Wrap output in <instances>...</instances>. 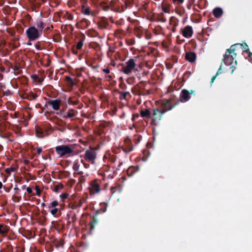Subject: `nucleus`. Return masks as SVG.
I'll return each instance as SVG.
<instances>
[{
	"mask_svg": "<svg viewBox=\"0 0 252 252\" xmlns=\"http://www.w3.org/2000/svg\"><path fill=\"white\" fill-rule=\"evenodd\" d=\"M123 71H124V73H126V68H124L123 69Z\"/></svg>",
	"mask_w": 252,
	"mask_h": 252,
	"instance_id": "41",
	"label": "nucleus"
},
{
	"mask_svg": "<svg viewBox=\"0 0 252 252\" xmlns=\"http://www.w3.org/2000/svg\"><path fill=\"white\" fill-rule=\"evenodd\" d=\"M235 44H238V47L239 46L241 47L243 49V51L247 53H248L249 51V49L248 45L246 43H236Z\"/></svg>",
	"mask_w": 252,
	"mask_h": 252,
	"instance_id": "19",
	"label": "nucleus"
},
{
	"mask_svg": "<svg viewBox=\"0 0 252 252\" xmlns=\"http://www.w3.org/2000/svg\"><path fill=\"white\" fill-rule=\"evenodd\" d=\"M8 227L4 224H0V235H4L8 231Z\"/></svg>",
	"mask_w": 252,
	"mask_h": 252,
	"instance_id": "18",
	"label": "nucleus"
},
{
	"mask_svg": "<svg viewBox=\"0 0 252 252\" xmlns=\"http://www.w3.org/2000/svg\"><path fill=\"white\" fill-rule=\"evenodd\" d=\"M222 73V64L220 65L218 70L217 72L216 75L218 76V75L221 74Z\"/></svg>",
	"mask_w": 252,
	"mask_h": 252,
	"instance_id": "24",
	"label": "nucleus"
},
{
	"mask_svg": "<svg viewBox=\"0 0 252 252\" xmlns=\"http://www.w3.org/2000/svg\"><path fill=\"white\" fill-rule=\"evenodd\" d=\"M180 98L181 101L186 102L190 98L189 91L186 89H183L182 90L180 96Z\"/></svg>",
	"mask_w": 252,
	"mask_h": 252,
	"instance_id": "11",
	"label": "nucleus"
},
{
	"mask_svg": "<svg viewBox=\"0 0 252 252\" xmlns=\"http://www.w3.org/2000/svg\"><path fill=\"white\" fill-rule=\"evenodd\" d=\"M49 104L51 105L53 108L55 110H58L60 108V101L59 100H54L50 102Z\"/></svg>",
	"mask_w": 252,
	"mask_h": 252,
	"instance_id": "16",
	"label": "nucleus"
},
{
	"mask_svg": "<svg viewBox=\"0 0 252 252\" xmlns=\"http://www.w3.org/2000/svg\"><path fill=\"white\" fill-rule=\"evenodd\" d=\"M126 140H127V153L129 152H131L133 150V147H130V148H129V147L130 146V145L131 144V142L130 139H129L127 137Z\"/></svg>",
	"mask_w": 252,
	"mask_h": 252,
	"instance_id": "22",
	"label": "nucleus"
},
{
	"mask_svg": "<svg viewBox=\"0 0 252 252\" xmlns=\"http://www.w3.org/2000/svg\"><path fill=\"white\" fill-rule=\"evenodd\" d=\"M137 171V169L135 167L130 166L127 169V176L131 177Z\"/></svg>",
	"mask_w": 252,
	"mask_h": 252,
	"instance_id": "17",
	"label": "nucleus"
},
{
	"mask_svg": "<svg viewBox=\"0 0 252 252\" xmlns=\"http://www.w3.org/2000/svg\"><path fill=\"white\" fill-rule=\"evenodd\" d=\"M58 204V203L57 201H54L53 202H52L51 205L52 207H55L56 206H57Z\"/></svg>",
	"mask_w": 252,
	"mask_h": 252,
	"instance_id": "27",
	"label": "nucleus"
},
{
	"mask_svg": "<svg viewBox=\"0 0 252 252\" xmlns=\"http://www.w3.org/2000/svg\"><path fill=\"white\" fill-rule=\"evenodd\" d=\"M162 10L165 12V13H169L170 9V5L168 4H165L164 3H163L162 5Z\"/></svg>",
	"mask_w": 252,
	"mask_h": 252,
	"instance_id": "21",
	"label": "nucleus"
},
{
	"mask_svg": "<svg viewBox=\"0 0 252 252\" xmlns=\"http://www.w3.org/2000/svg\"><path fill=\"white\" fill-rule=\"evenodd\" d=\"M177 104H178V103H175L174 104V105L173 106L171 104V99L164 100V101H163V102L161 104V106L162 107V108L161 109L163 111H166V112L167 111L171 110Z\"/></svg>",
	"mask_w": 252,
	"mask_h": 252,
	"instance_id": "7",
	"label": "nucleus"
},
{
	"mask_svg": "<svg viewBox=\"0 0 252 252\" xmlns=\"http://www.w3.org/2000/svg\"><path fill=\"white\" fill-rule=\"evenodd\" d=\"M85 158L87 161L93 163L94 162V160L95 158V152L92 150H87L85 153Z\"/></svg>",
	"mask_w": 252,
	"mask_h": 252,
	"instance_id": "8",
	"label": "nucleus"
},
{
	"mask_svg": "<svg viewBox=\"0 0 252 252\" xmlns=\"http://www.w3.org/2000/svg\"><path fill=\"white\" fill-rule=\"evenodd\" d=\"M141 116L143 118H151V113L149 109L141 110L140 111Z\"/></svg>",
	"mask_w": 252,
	"mask_h": 252,
	"instance_id": "15",
	"label": "nucleus"
},
{
	"mask_svg": "<svg viewBox=\"0 0 252 252\" xmlns=\"http://www.w3.org/2000/svg\"><path fill=\"white\" fill-rule=\"evenodd\" d=\"M213 13L216 18H219L222 16L223 14V10L220 7H216L213 9Z\"/></svg>",
	"mask_w": 252,
	"mask_h": 252,
	"instance_id": "14",
	"label": "nucleus"
},
{
	"mask_svg": "<svg viewBox=\"0 0 252 252\" xmlns=\"http://www.w3.org/2000/svg\"><path fill=\"white\" fill-rule=\"evenodd\" d=\"M2 186V184L1 182H0V189L1 188Z\"/></svg>",
	"mask_w": 252,
	"mask_h": 252,
	"instance_id": "42",
	"label": "nucleus"
},
{
	"mask_svg": "<svg viewBox=\"0 0 252 252\" xmlns=\"http://www.w3.org/2000/svg\"><path fill=\"white\" fill-rule=\"evenodd\" d=\"M126 95V93H124V98L125 97Z\"/></svg>",
	"mask_w": 252,
	"mask_h": 252,
	"instance_id": "46",
	"label": "nucleus"
},
{
	"mask_svg": "<svg viewBox=\"0 0 252 252\" xmlns=\"http://www.w3.org/2000/svg\"><path fill=\"white\" fill-rule=\"evenodd\" d=\"M62 186L61 185H58L56 187L55 190L57 191L59 189H61Z\"/></svg>",
	"mask_w": 252,
	"mask_h": 252,
	"instance_id": "36",
	"label": "nucleus"
},
{
	"mask_svg": "<svg viewBox=\"0 0 252 252\" xmlns=\"http://www.w3.org/2000/svg\"><path fill=\"white\" fill-rule=\"evenodd\" d=\"M91 194H94L98 193L100 191V188L99 184L95 182H93L89 187Z\"/></svg>",
	"mask_w": 252,
	"mask_h": 252,
	"instance_id": "10",
	"label": "nucleus"
},
{
	"mask_svg": "<svg viewBox=\"0 0 252 252\" xmlns=\"http://www.w3.org/2000/svg\"><path fill=\"white\" fill-rule=\"evenodd\" d=\"M36 134H37V136L38 137H43V135L41 134V133H37V131L36 132Z\"/></svg>",
	"mask_w": 252,
	"mask_h": 252,
	"instance_id": "38",
	"label": "nucleus"
},
{
	"mask_svg": "<svg viewBox=\"0 0 252 252\" xmlns=\"http://www.w3.org/2000/svg\"><path fill=\"white\" fill-rule=\"evenodd\" d=\"M56 151L60 156L69 154L73 152V148L68 145H61L56 147Z\"/></svg>",
	"mask_w": 252,
	"mask_h": 252,
	"instance_id": "2",
	"label": "nucleus"
},
{
	"mask_svg": "<svg viewBox=\"0 0 252 252\" xmlns=\"http://www.w3.org/2000/svg\"><path fill=\"white\" fill-rule=\"evenodd\" d=\"M73 168L75 171H77L79 170V164L78 161H75L73 163Z\"/></svg>",
	"mask_w": 252,
	"mask_h": 252,
	"instance_id": "23",
	"label": "nucleus"
},
{
	"mask_svg": "<svg viewBox=\"0 0 252 252\" xmlns=\"http://www.w3.org/2000/svg\"><path fill=\"white\" fill-rule=\"evenodd\" d=\"M217 76L216 75H215V76H213L212 77L211 81V83H212L214 81V80H215V79H216V77H217Z\"/></svg>",
	"mask_w": 252,
	"mask_h": 252,
	"instance_id": "35",
	"label": "nucleus"
},
{
	"mask_svg": "<svg viewBox=\"0 0 252 252\" xmlns=\"http://www.w3.org/2000/svg\"><path fill=\"white\" fill-rule=\"evenodd\" d=\"M182 34L186 38H190L193 34V30L191 26H187L182 30Z\"/></svg>",
	"mask_w": 252,
	"mask_h": 252,
	"instance_id": "6",
	"label": "nucleus"
},
{
	"mask_svg": "<svg viewBox=\"0 0 252 252\" xmlns=\"http://www.w3.org/2000/svg\"><path fill=\"white\" fill-rule=\"evenodd\" d=\"M249 56L250 57H252V53H249Z\"/></svg>",
	"mask_w": 252,
	"mask_h": 252,
	"instance_id": "40",
	"label": "nucleus"
},
{
	"mask_svg": "<svg viewBox=\"0 0 252 252\" xmlns=\"http://www.w3.org/2000/svg\"><path fill=\"white\" fill-rule=\"evenodd\" d=\"M127 20L129 21L131 23V24L128 25V26L127 27V33L128 32H130L132 30H135L138 26L139 22L136 20H131V18L129 17L127 18Z\"/></svg>",
	"mask_w": 252,
	"mask_h": 252,
	"instance_id": "9",
	"label": "nucleus"
},
{
	"mask_svg": "<svg viewBox=\"0 0 252 252\" xmlns=\"http://www.w3.org/2000/svg\"><path fill=\"white\" fill-rule=\"evenodd\" d=\"M173 1L175 2H178V4H180V3H182L184 1V0H173Z\"/></svg>",
	"mask_w": 252,
	"mask_h": 252,
	"instance_id": "31",
	"label": "nucleus"
},
{
	"mask_svg": "<svg viewBox=\"0 0 252 252\" xmlns=\"http://www.w3.org/2000/svg\"><path fill=\"white\" fill-rule=\"evenodd\" d=\"M84 13L85 14L89 15L90 14V10L89 8H86L84 10Z\"/></svg>",
	"mask_w": 252,
	"mask_h": 252,
	"instance_id": "30",
	"label": "nucleus"
},
{
	"mask_svg": "<svg viewBox=\"0 0 252 252\" xmlns=\"http://www.w3.org/2000/svg\"><path fill=\"white\" fill-rule=\"evenodd\" d=\"M27 191L29 193H31L32 192V189L31 188L28 187L27 188Z\"/></svg>",
	"mask_w": 252,
	"mask_h": 252,
	"instance_id": "33",
	"label": "nucleus"
},
{
	"mask_svg": "<svg viewBox=\"0 0 252 252\" xmlns=\"http://www.w3.org/2000/svg\"><path fill=\"white\" fill-rule=\"evenodd\" d=\"M68 196V194H62L61 195V197L62 198H66Z\"/></svg>",
	"mask_w": 252,
	"mask_h": 252,
	"instance_id": "32",
	"label": "nucleus"
},
{
	"mask_svg": "<svg viewBox=\"0 0 252 252\" xmlns=\"http://www.w3.org/2000/svg\"><path fill=\"white\" fill-rule=\"evenodd\" d=\"M172 30H173V32H175V27H173Z\"/></svg>",
	"mask_w": 252,
	"mask_h": 252,
	"instance_id": "43",
	"label": "nucleus"
},
{
	"mask_svg": "<svg viewBox=\"0 0 252 252\" xmlns=\"http://www.w3.org/2000/svg\"><path fill=\"white\" fill-rule=\"evenodd\" d=\"M238 50V44H233L229 49L226 50L222 59V61L226 65L232 64L233 63L237 64V61L234 60L237 56Z\"/></svg>",
	"mask_w": 252,
	"mask_h": 252,
	"instance_id": "1",
	"label": "nucleus"
},
{
	"mask_svg": "<svg viewBox=\"0 0 252 252\" xmlns=\"http://www.w3.org/2000/svg\"><path fill=\"white\" fill-rule=\"evenodd\" d=\"M103 71L106 73H108L109 72V70L107 68L104 69Z\"/></svg>",
	"mask_w": 252,
	"mask_h": 252,
	"instance_id": "39",
	"label": "nucleus"
},
{
	"mask_svg": "<svg viewBox=\"0 0 252 252\" xmlns=\"http://www.w3.org/2000/svg\"><path fill=\"white\" fill-rule=\"evenodd\" d=\"M58 212V209L57 208H55L51 211V213L53 215H55Z\"/></svg>",
	"mask_w": 252,
	"mask_h": 252,
	"instance_id": "28",
	"label": "nucleus"
},
{
	"mask_svg": "<svg viewBox=\"0 0 252 252\" xmlns=\"http://www.w3.org/2000/svg\"><path fill=\"white\" fill-rule=\"evenodd\" d=\"M170 23L174 27H176L178 25V21L175 17H171L170 20Z\"/></svg>",
	"mask_w": 252,
	"mask_h": 252,
	"instance_id": "20",
	"label": "nucleus"
},
{
	"mask_svg": "<svg viewBox=\"0 0 252 252\" xmlns=\"http://www.w3.org/2000/svg\"><path fill=\"white\" fill-rule=\"evenodd\" d=\"M126 82H127V83H128V84L129 83V80L128 79H127Z\"/></svg>",
	"mask_w": 252,
	"mask_h": 252,
	"instance_id": "45",
	"label": "nucleus"
},
{
	"mask_svg": "<svg viewBox=\"0 0 252 252\" xmlns=\"http://www.w3.org/2000/svg\"><path fill=\"white\" fill-rule=\"evenodd\" d=\"M66 81H67L68 82V83H69V85H73V81H72V80H71V79L70 77H66Z\"/></svg>",
	"mask_w": 252,
	"mask_h": 252,
	"instance_id": "26",
	"label": "nucleus"
},
{
	"mask_svg": "<svg viewBox=\"0 0 252 252\" xmlns=\"http://www.w3.org/2000/svg\"><path fill=\"white\" fill-rule=\"evenodd\" d=\"M166 111H163L161 109H155L152 116V125H157L156 122L159 121L161 119L163 114Z\"/></svg>",
	"mask_w": 252,
	"mask_h": 252,
	"instance_id": "4",
	"label": "nucleus"
},
{
	"mask_svg": "<svg viewBox=\"0 0 252 252\" xmlns=\"http://www.w3.org/2000/svg\"><path fill=\"white\" fill-rule=\"evenodd\" d=\"M42 152V149L41 148H38L37 149V153H38V154H40Z\"/></svg>",
	"mask_w": 252,
	"mask_h": 252,
	"instance_id": "34",
	"label": "nucleus"
},
{
	"mask_svg": "<svg viewBox=\"0 0 252 252\" xmlns=\"http://www.w3.org/2000/svg\"><path fill=\"white\" fill-rule=\"evenodd\" d=\"M83 46V42L81 41L79 42L76 46V48L77 49H80Z\"/></svg>",
	"mask_w": 252,
	"mask_h": 252,
	"instance_id": "25",
	"label": "nucleus"
},
{
	"mask_svg": "<svg viewBox=\"0 0 252 252\" xmlns=\"http://www.w3.org/2000/svg\"><path fill=\"white\" fill-rule=\"evenodd\" d=\"M135 43V40L133 38L128 39L127 38V45H128L129 47L128 49L132 52V54H135V52L136 51L135 48L133 47H131L130 46L134 44Z\"/></svg>",
	"mask_w": 252,
	"mask_h": 252,
	"instance_id": "13",
	"label": "nucleus"
},
{
	"mask_svg": "<svg viewBox=\"0 0 252 252\" xmlns=\"http://www.w3.org/2000/svg\"><path fill=\"white\" fill-rule=\"evenodd\" d=\"M27 35L30 40H34L40 35V32L34 27H31L26 31Z\"/></svg>",
	"mask_w": 252,
	"mask_h": 252,
	"instance_id": "3",
	"label": "nucleus"
},
{
	"mask_svg": "<svg viewBox=\"0 0 252 252\" xmlns=\"http://www.w3.org/2000/svg\"><path fill=\"white\" fill-rule=\"evenodd\" d=\"M67 115L69 117H72L74 116V112L73 111L68 112Z\"/></svg>",
	"mask_w": 252,
	"mask_h": 252,
	"instance_id": "29",
	"label": "nucleus"
},
{
	"mask_svg": "<svg viewBox=\"0 0 252 252\" xmlns=\"http://www.w3.org/2000/svg\"><path fill=\"white\" fill-rule=\"evenodd\" d=\"M126 2H127V5H128V0H127Z\"/></svg>",
	"mask_w": 252,
	"mask_h": 252,
	"instance_id": "47",
	"label": "nucleus"
},
{
	"mask_svg": "<svg viewBox=\"0 0 252 252\" xmlns=\"http://www.w3.org/2000/svg\"><path fill=\"white\" fill-rule=\"evenodd\" d=\"M138 58V55L134 58L130 59L127 61V75L131 73L133 70H135L136 66L135 60Z\"/></svg>",
	"mask_w": 252,
	"mask_h": 252,
	"instance_id": "5",
	"label": "nucleus"
},
{
	"mask_svg": "<svg viewBox=\"0 0 252 252\" xmlns=\"http://www.w3.org/2000/svg\"><path fill=\"white\" fill-rule=\"evenodd\" d=\"M189 93V94H193L194 95H195V91L193 90H191Z\"/></svg>",
	"mask_w": 252,
	"mask_h": 252,
	"instance_id": "37",
	"label": "nucleus"
},
{
	"mask_svg": "<svg viewBox=\"0 0 252 252\" xmlns=\"http://www.w3.org/2000/svg\"><path fill=\"white\" fill-rule=\"evenodd\" d=\"M128 49L127 48V55H126V57H128Z\"/></svg>",
	"mask_w": 252,
	"mask_h": 252,
	"instance_id": "44",
	"label": "nucleus"
},
{
	"mask_svg": "<svg viewBox=\"0 0 252 252\" xmlns=\"http://www.w3.org/2000/svg\"><path fill=\"white\" fill-rule=\"evenodd\" d=\"M196 55L193 52L186 53L185 59L190 63H193L196 60Z\"/></svg>",
	"mask_w": 252,
	"mask_h": 252,
	"instance_id": "12",
	"label": "nucleus"
}]
</instances>
